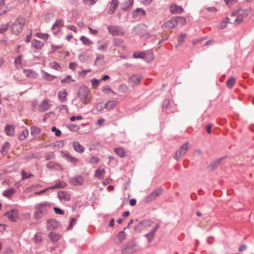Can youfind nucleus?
<instances>
[{
    "mask_svg": "<svg viewBox=\"0 0 254 254\" xmlns=\"http://www.w3.org/2000/svg\"><path fill=\"white\" fill-rule=\"evenodd\" d=\"M51 241L53 242H57L61 238V235L54 232H50L49 234Z\"/></svg>",
    "mask_w": 254,
    "mask_h": 254,
    "instance_id": "nucleus-27",
    "label": "nucleus"
},
{
    "mask_svg": "<svg viewBox=\"0 0 254 254\" xmlns=\"http://www.w3.org/2000/svg\"><path fill=\"white\" fill-rule=\"evenodd\" d=\"M51 105L49 101L47 99L44 100L39 105L38 110L40 112H43L48 110Z\"/></svg>",
    "mask_w": 254,
    "mask_h": 254,
    "instance_id": "nucleus-12",
    "label": "nucleus"
},
{
    "mask_svg": "<svg viewBox=\"0 0 254 254\" xmlns=\"http://www.w3.org/2000/svg\"><path fill=\"white\" fill-rule=\"evenodd\" d=\"M21 59H22V56L21 55L19 56L15 59V60L14 61V64L16 66H18V65H19L21 64Z\"/></svg>",
    "mask_w": 254,
    "mask_h": 254,
    "instance_id": "nucleus-52",
    "label": "nucleus"
},
{
    "mask_svg": "<svg viewBox=\"0 0 254 254\" xmlns=\"http://www.w3.org/2000/svg\"><path fill=\"white\" fill-rule=\"evenodd\" d=\"M115 152L120 157H124L126 156V152L122 147L115 148Z\"/></svg>",
    "mask_w": 254,
    "mask_h": 254,
    "instance_id": "nucleus-28",
    "label": "nucleus"
},
{
    "mask_svg": "<svg viewBox=\"0 0 254 254\" xmlns=\"http://www.w3.org/2000/svg\"><path fill=\"white\" fill-rule=\"evenodd\" d=\"M9 148V143L7 142H5L1 148V152L3 155H5Z\"/></svg>",
    "mask_w": 254,
    "mask_h": 254,
    "instance_id": "nucleus-35",
    "label": "nucleus"
},
{
    "mask_svg": "<svg viewBox=\"0 0 254 254\" xmlns=\"http://www.w3.org/2000/svg\"><path fill=\"white\" fill-rule=\"evenodd\" d=\"M58 197L61 200L67 201L70 199V195L66 192L61 191L58 192Z\"/></svg>",
    "mask_w": 254,
    "mask_h": 254,
    "instance_id": "nucleus-21",
    "label": "nucleus"
},
{
    "mask_svg": "<svg viewBox=\"0 0 254 254\" xmlns=\"http://www.w3.org/2000/svg\"><path fill=\"white\" fill-rule=\"evenodd\" d=\"M100 81V80H97L96 79H93L91 80L92 85L94 88H96L98 86Z\"/></svg>",
    "mask_w": 254,
    "mask_h": 254,
    "instance_id": "nucleus-55",
    "label": "nucleus"
},
{
    "mask_svg": "<svg viewBox=\"0 0 254 254\" xmlns=\"http://www.w3.org/2000/svg\"><path fill=\"white\" fill-rule=\"evenodd\" d=\"M59 226L58 222L54 219L47 221V227L49 229L52 230L57 228Z\"/></svg>",
    "mask_w": 254,
    "mask_h": 254,
    "instance_id": "nucleus-19",
    "label": "nucleus"
},
{
    "mask_svg": "<svg viewBox=\"0 0 254 254\" xmlns=\"http://www.w3.org/2000/svg\"><path fill=\"white\" fill-rule=\"evenodd\" d=\"M138 250V247L135 241H132L127 244L121 250L122 254H131Z\"/></svg>",
    "mask_w": 254,
    "mask_h": 254,
    "instance_id": "nucleus-6",
    "label": "nucleus"
},
{
    "mask_svg": "<svg viewBox=\"0 0 254 254\" xmlns=\"http://www.w3.org/2000/svg\"><path fill=\"white\" fill-rule=\"evenodd\" d=\"M17 211L16 210H11L6 212L5 215H6L9 219L11 221H15L17 216Z\"/></svg>",
    "mask_w": 254,
    "mask_h": 254,
    "instance_id": "nucleus-15",
    "label": "nucleus"
},
{
    "mask_svg": "<svg viewBox=\"0 0 254 254\" xmlns=\"http://www.w3.org/2000/svg\"><path fill=\"white\" fill-rule=\"evenodd\" d=\"M50 208V204L46 202H42L37 204L35 206L34 219L37 220L42 218L48 213Z\"/></svg>",
    "mask_w": 254,
    "mask_h": 254,
    "instance_id": "nucleus-1",
    "label": "nucleus"
},
{
    "mask_svg": "<svg viewBox=\"0 0 254 254\" xmlns=\"http://www.w3.org/2000/svg\"><path fill=\"white\" fill-rule=\"evenodd\" d=\"M68 127L70 129L72 130H77L79 128L77 126L73 125V124H71V125H69Z\"/></svg>",
    "mask_w": 254,
    "mask_h": 254,
    "instance_id": "nucleus-63",
    "label": "nucleus"
},
{
    "mask_svg": "<svg viewBox=\"0 0 254 254\" xmlns=\"http://www.w3.org/2000/svg\"><path fill=\"white\" fill-rule=\"evenodd\" d=\"M186 36V34L185 33H182L178 37V41L180 42H183L184 41V39Z\"/></svg>",
    "mask_w": 254,
    "mask_h": 254,
    "instance_id": "nucleus-56",
    "label": "nucleus"
},
{
    "mask_svg": "<svg viewBox=\"0 0 254 254\" xmlns=\"http://www.w3.org/2000/svg\"><path fill=\"white\" fill-rule=\"evenodd\" d=\"M189 149V143L188 142L184 144L180 148V150L176 152L174 158L178 160L181 157L184 156Z\"/></svg>",
    "mask_w": 254,
    "mask_h": 254,
    "instance_id": "nucleus-7",
    "label": "nucleus"
},
{
    "mask_svg": "<svg viewBox=\"0 0 254 254\" xmlns=\"http://www.w3.org/2000/svg\"><path fill=\"white\" fill-rule=\"evenodd\" d=\"M25 21V18L23 17H17L11 25V32L15 35L19 34L23 29Z\"/></svg>",
    "mask_w": 254,
    "mask_h": 254,
    "instance_id": "nucleus-3",
    "label": "nucleus"
},
{
    "mask_svg": "<svg viewBox=\"0 0 254 254\" xmlns=\"http://www.w3.org/2000/svg\"><path fill=\"white\" fill-rule=\"evenodd\" d=\"M22 179L29 178L30 177L32 176L31 174H28L27 173L25 172L24 171H22Z\"/></svg>",
    "mask_w": 254,
    "mask_h": 254,
    "instance_id": "nucleus-59",
    "label": "nucleus"
},
{
    "mask_svg": "<svg viewBox=\"0 0 254 254\" xmlns=\"http://www.w3.org/2000/svg\"><path fill=\"white\" fill-rule=\"evenodd\" d=\"M14 193V190L10 189L3 192V195L6 197H10Z\"/></svg>",
    "mask_w": 254,
    "mask_h": 254,
    "instance_id": "nucleus-42",
    "label": "nucleus"
},
{
    "mask_svg": "<svg viewBox=\"0 0 254 254\" xmlns=\"http://www.w3.org/2000/svg\"><path fill=\"white\" fill-rule=\"evenodd\" d=\"M105 174V169L103 168H99L95 172V177L99 179H101L103 178Z\"/></svg>",
    "mask_w": 254,
    "mask_h": 254,
    "instance_id": "nucleus-25",
    "label": "nucleus"
},
{
    "mask_svg": "<svg viewBox=\"0 0 254 254\" xmlns=\"http://www.w3.org/2000/svg\"><path fill=\"white\" fill-rule=\"evenodd\" d=\"M102 91L103 92H104V93H106V94H108V93H109V92H111V93H112L113 94H114V95H115V94H116L115 92L114 91H113V90L111 89L110 87L109 86H108V85H106V86H105L103 87L102 88Z\"/></svg>",
    "mask_w": 254,
    "mask_h": 254,
    "instance_id": "nucleus-40",
    "label": "nucleus"
},
{
    "mask_svg": "<svg viewBox=\"0 0 254 254\" xmlns=\"http://www.w3.org/2000/svg\"><path fill=\"white\" fill-rule=\"evenodd\" d=\"M235 82V78L234 77H231L226 81V86L228 88H231L234 86Z\"/></svg>",
    "mask_w": 254,
    "mask_h": 254,
    "instance_id": "nucleus-33",
    "label": "nucleus"
},
{
    "mask_svg": "<svg viewBox=\"0 0 254 254\" xmlns=\"http://www.w3.org/2000/svg\"><path fill=\"white\" fill-rule=\"evenodd\" d=\"M51 130L53 132H55V135L57 136H60L61 135V131L60 130L57 129L55 127H53L51 128Z\"/></svg>",
    "mask_w": 254,
    "mask_h": 254,
    "instance_id": "nucleus-51",
    "label": "nucleus"
},
{
    "mask_svg": "<svg viewBox=\"0 0 254 254\" xmlns=\"http://www.w3.org/2000/svg\"><path fill=\"white\" fill-rule=\"evenodd\" d=\"M36 36H37V37H38L40 39H45L46 40H47L49 38L48 34H43V33H36Z\"/></svg>",
    "mask_w": 254,
    "mask_h": 254,
    "instance_id": "nucleus-44",
    "label": "nucleus"
},
{
    "mask_svg": "<svg viewBox=\"0 0 254 254\" xmlns=\"http://www.w3.org/2000/svg\"><path fill=\"white\" fill-rule=\"evenodd\" d=\"M142 77L139 74H135L130 76L128 79V83L132 86L138 85L139 84Z\"/></svg>",
    "mask_w": 254,
    "mask_h": 254,
    "instance_id": "nucleus-11",
    "label": "nucleus"
},
{
    "mask_svg": "<svg viewBox=\"0 0 254 254\" xmlns=\"http://www.w3.org/2000/svg\"><path fill=\"white\" fill-rule=\"evenodd\" d=\"M97 1V0H83V2L87 5H91L94 4Z\"/></svg>",
    "mask_w": 254,
    "mask_h": 254,
    "instance_id": "nucleus-49",
    "label": "nucleus"
},
{
    "mask_svg": "<svg viewBox=\"0 0 254 254\" xmlns=\"http://www.w3.org/2000/svg\"><path fill=\"white\" fill-rule=\"evenodd\" d=\"M82 119H83V117L81 116H76V117H75V116H72V117H70V120L71 122H74L76 120H81Z\"/></svg>",
    "mask_w": 254,
    "mask_h": 254,
    "instance_id": "nucleus-58",
    "label": "nucleus"
},
{
    "mask_svg": "<svg viewBox=\"0 0 254 254\" xmlns=\"http://www.w3.org/2000/svg\"><path fill=\"white\" fill-rule=\"evenodd\" d=\"M107 48V44L105 43V44L99 45V46L97 48V49L100 51H104L106 50Z\"/></svg>",
    "mask_w": 254,
    "mask_h": 254,
    "instance_id": "nucleus-53",
    "label": "nucleus"
},
{
    "mask_svg": "<svg viewBox=\"0 0 254 254\" xmlns=\"http://www.w3.org/2000/svg\"><path fill=\"white\" fill-rule=\"evenodd\" d=\"M145 56V53L144 52H134L133 54V57L134 58H144Z\"/></svg>",
    "mask_w": 254,
    "mask_h": 254,
    "instance_id": "nucleus-37",
    "label": "nucleus"
},
{
    "mask_svg": "<svg viewBox=\"0 0 254 254\" xmlns=\"http://www.w3.org/2000/svg\"><path fill=\"white\" fill-rule=\"evenodd\" d=\"M90 72H91V69L83 70L81 71H79L78 74L79 76L84 77L87 73Z\"/></svg>",
    "mask_w": 254,
    "mask_h": 254,
    "instance_id": "nucleus-54",
    "label": "nucleus"
},
{
    "mask_svg": "<svg viewBox=\"0 0 254 254\" xmlns=\"http://www.w3.org/2000/svg\"><path fill=\"white\" fill-rule=\"evenodd\" d=\"M123 42V40L122 39H115L113 41V43H114V45H120L121 44H122Z\"/></svg>",
    "mask_w": 254,
    "mask_h": 254,
    "instance_id": "nucleus-64",
    "label": "nucleus"
},
{
    "mask_svg": "<svg viewBox=\"0 0 254 254\" xmlns=\"http://www.w3.org/2000/svg\"><path fill=\"white\" fill-rule=\"evenodd\" d=\"M126 235L124 231L120 232L117 237L120 243H121L126 238Z\"/></svg>",
    "mask_w": 254,
    "mask_h": 254,
    "instance_id": "nucleus-36",
    "label": "nucleus"
},
{
    "mask_svg": "<svg viewBox=\"0 0 254 254\" xmlns=\"http://www.w3.org/2000/svg\"><path fill=\"white\" fill-rule=\"evenodd\" d=\"M44 45V43L37 40H33L32 43V46L38 51L40 50Z\"/></svg>",
    "mask_w": 254,
    "mask_h": 254,
    "instance_id": "nucleus-22",
    "label": "nucleus"
},
{
    "mask_svg": "<svg viewBox=\"0 0 254 254\" xmlns=\"http://www.w3.org/2000/svg\"><path fill=\"white\" fill-rule=\"evenodd\" d=\"M158 228V225H155V226H153L152 227L151 230L145 236L147 238L148 242H150L152 240V239L154 237V234Z\"/></svg>",
    "mask_w": 254,
    "mask_h": 254,
    "instance_id": "nucleus-17",
    "label": "nucleus"
},
{
    "mask_svg": "<svg viewBox=\"0 0 254 254\" xmlns=\"http://www.w3.org/2000/svg\"><path fill=\"white\" fill-rule=\"evenodd\" d=\"M23 73L26 77L33 79L36 78L38 75L37 73L35 71L29 69H24Z\"/></svg>",
    "mask_w": 254,
    "mask_h": 254,
    "instance_id": "nucleus-18",
    "label": "nucleus"
},
{
    "mask_svg": "<svg viewBox=\"0 0 254 254\" xmlns=\"http://www.w3.org/2000/svg\"><path fill=\"white\" fill-rule=\"evenodd\" d=\"M84 180L82 177L78 176L75 178L70 179V183L73 186L81 185L83 183Z\"/></svg>",
    "mask_w": 254,
    "mask_h": 254,
    "instance_id": "nucleus-14",
    "label": "nucleus"
},
{
    "mask_svg": "<svg viewBox=\"0 0 254 254\" xmlns=\"http://www.w3.org/2000/svg\"><path fill=\"white\" fill-rule=\"evenodd\" d=\"M47 167L50 169H55L56 170L62 169L61 167L58 164L54 162H50L47 164Z\"/></svg>",
    "mask_w": 254,
    "mask_h": 254,
    "instance_id": "nucleus-31",
    "label": "nucleus"
},
{
    "mask_svg": "<svg viewBox=\"0 0 254 254\" xmlns=\"http://www.w3.org/2000/svg\"><path fill=\"white\" fill-rule=\"evenodd\" d=\"M62 156L67 161L74 165H76L78 162V159L77 158L72 156L69 153L67 152H63Z\"/></svg>",
    "mask_w": 254,
    "mask_h": 254,
    "instance_id": "nucleus-9",
    "label": "nucleus"
},
{
    "mask_svg": "<svg viewBox=\"0 0 254 254\" xmlns=\"http://www.w3.org/2000/svg\"><path fill=\"white\" fill-rule=\"evenodd\" d=\"M145 14V11L142 8H137L132 13V15L134 17H137L139 16L144 15Z\"/></svg>",
    "mask_w": 254,
    "mask_h": 254,
    "instance_id": "nucleus-30",
    "label": "nucleus"
},
{
    "mask_svg": "<svg viewBox=\"0 0 254 254\" xmlns=\"http://www.w3.org/2000/svg\"><path fill=\"white\" fill-rule=\"evenodd\" d=\"M63 25V21L62 20H57L53 25L52 29H54L57 27H61Z\"/></svg>",
    "mask_w": 254,
    "mask_h": 254,
    "instance_id": "nucleus-47",
    "label": "nucleus"
},
{
    "mask_svg": "<svg viewBox=\"0 0 254 254\" xmlns=\"http://www.w3.org/2000/svg\"><path fill=\"white\" fill-rule=\"evenodd\" d=\"M8 29L7 24H3L0 26V33H3Z\"/></svg>",
    "mask_w": 254,
    "mask_h": 254,
    "instance_id": "nucleus-48",
    "label": "nucleus"
},
{
    "mask_svg": "<svg viewBox=\"0 0 254 254\" xmlns=\"http://www.w3.org/2000/svg\"><path fill=\"white\" fill-rule=\"evenodd\" d=\"M163 190V189L160 187L153 190L144 198V202L148 203L154 200L161 194Z\"/></svg>",
    "mask_w": 254,
    "mask_h": 254,
    "instance_id": "nucleus-5",
    "label": "nucleus"
},
{
    "mask_svg": "<svg viewBox=\"0 0 254 254\" xmlns=\"http://www.w3.org/2000/svg\"><path fill=\"white\" fill-rule=\"evenodd\" d=\"M178 25V21L176 18H172L169 20L166 21L163 25L162 28L165 30H169L173 28Z\"/></svg>",
    "mask_w": 254,
    "mask_h": 254,
    "instance_id": "nucleus-8",
    "label": "nucleus"
},
{
    "mask_svg": "<svg viewBox=\"0 0 254 254\" xmlns=\"http://www.w3.org/2000/svg\"><path fill=\"white\" fill-rule=\"evenodd\" d=\"M54 210L56 214L63 215L64 214V211L58 207H54Z\"/></svg>",
    "mask_w": 254,
    "mask_h": 254,
    "instance_id": "nucleus-57",
    "label": "nucleus"
},
{
    "mask_svg": "<svg viewBox=\"0 0 254 254\" xmlns=\"http://www.w3.org/2000/svg\"><path fill=\"white\" fill-rule=\"evenodd\" d=\"M78 97L84 104L89 103L91 98L90 89L86 86H81L78 91Z\"/></svg>",
    "mask_w": 254,
    "mask_h": 254,
    "instance_id": "nucleus-4",
    "label": "nucleus"
},
{
    "mask_svg": "<svg viewBox=\"0 0 254 254\" xmlns=\"http://www.w3.org/2000/svg\"><path fill=\"white\" fill-rule=\"evenodd\" d=\"M175 18L177 20L178 24L179 23L182 25H185L187 23L186 19L183 17L179 16V17H177Z\"/></svg>",
    "mask_w": 254,
    "mask_h": 254,
    "instance_id": "nucleus-43",
    "label": "nucleus"
},
{
    "mask_svg": "<svg viewBox=\"0 0 254 254\" xmlns=\"http://www.w3.org/2000/svg\"><path fill=\"white\" fill-rule=\"evenodd\" d=\"M67 94L66 90L64 89L60 91L58 93V97L59 100L63 102L66 101L67 100Z\"/></svg>",
    "mask_w": 254,
    "mask_h": 254,
    "instance_id": "nucleus-20",
    "label": "nucleus"
},
{
    "mask_svg": "<svg viewBox=\"0 0 254 254\" xmlns=\"http://www.w3.org/2000/svg\"><path fill=\"white\" fill-rule=\"evenodd\" d=\"M88 29L89 30L90 34L94 35H97L98 33V30L96 29H93L90 27H88Z\"/></svg>",
    "mask_w": 254,
    "mask_h": 254,
    "instance_id": "nucleus-61",
    "label": "nucleus"
},
{
    "mask_svg": "<svg viewBox=\"0 0 254 254\" xmlns=\"http://www.w3.org/2000/svg\"><path fill=\"white\" fill-rule=\"evenodd\" d=\"M30 131H31V133L32 135H37L40 132L41 129L37 127H32L30 128Z\"/></svg>",
    "mask_w": 254,
    "mask_h": 254,
    "instance_id": "nucleus-41",
    "label": "nucleus"
},
{
    "mask_svg": "<svg viewBox=\"0 0 254 254\" xmlns=\"http://www.w3.org/2000/svg\"><path fill=\"white\" fill-rule=\"evenodd\" d=\"M250 11V9H240L231 14V20L233 21V23L234 25H238L243 21L244 17L248 15Z\"/></svg>",
    "mask_w": 254,
    "mask_h": 254,
    "instance_id": "nucleus-2",
    "label": "nucleus"
},
{
    "mask_svg": "<svg viewBox=\"0 0 254 254\" xmlns=\"http://www.w3.org/2000/svg\"><path fill=\"white\" fill-rule=\"evenodd\" d=\"M170 12L173 14L181 13L183 11V8L177 4H173L170 6Z\"/></svg>",
    "mask_w": 254,
    "mask_h": 254,
    "instance_id": "nucleus-16",
    "label": "nucleus"
},
{
    "mask_svg": "<svg viewBox=\"0 0 254 254\" xmlns=\"http://www.w3.org/2000/svg\"><path fill=\"white\" fill-rule=\"evenodd\" d=\"M73 146L75 151L79 153H82L84 150V147L81 145L78 142H74Z\"/></svg>",
    "mask_w": 254,
    "mask_h": 254,
    "instance_id": "nucleus-24",
    "label": "nucleus"
},
{
    "mask_svg": "<svg viewBox=\"0 0 254 254\" xmlns=\"http://www.w3.org/2000/svg\"><path fill=\"white\" fill-rule=\"evenodd\" d=\"M79 39L82 44L86 46H90L93 44V42L89 38L85 36H82L80 37Z\"/></svg>",
    "mask_w": 254,
    "mask_h": 254,
    "instance_id": "nucleus-26",
    "label": "nucleus"
},
{
    "mask_svg": "<svg viewBox=\"0 0 254 254\" xmlns=\"http://www.w3.org/2000/svg\"><path fill=\"white\" fill-rule=\"evenodd\" d=\"M118 104V102L114 100L109 101L105 104V108L108 110L114 109Z\"/></svg>",
    "mask_w": 254,
    "mask_h": 254,
    "instance_id": "nucleus-23",
    "label": "nucleus"
},
{
    "mask_svg": "<svg viewBox=\"0 0 254 254\" xmlns=\"http://www.w3.org/2000/svg\"><path fill=\"white\" fill-rule=\"evenodd\" d=\"M206 9L208 12H217L218 10L217 9L214 7H207Z\"/></svg>",
    "mask_w": 254,
    "mask_h": 254,
    "instance_id": "nucleus-62",
    "label": "nucleus"
},
{
    "mask_svg": "<svg viewBox=\"0 0 254 254\" xmlns=\"http://www.w3.org/2000/svg\"><path fill=\"white\" fill-rule=\"evenodd\" d=\"M29 131L27 129H24L22 130L21 133L18 137V139L20 140H23L26 139L27 136L28 135Z\"/></svg>",
    "mask_w": 254,
    "mask_h": 254,
    "instance_id": "nucleus-34",
    "label": "nucleus"
},
{
    "mask_svg": "<svg viewBox=\"0 0 254 254\" xmlns=\"http://www.w3.org/2000/svg\"><path fill=\"white\" fill-rule=\"evenodd\" d=\"M74 81V80L71 79L70 75L67 76L65 78L61 80L62 83H70L71 82Z\"/></svg>",
    "mask_w": 254,
    "mask_h": 254,
    "instance_id": "nucleus-46",
    "label": "nucleus"
},
{
    "mask_svg": "<svg viewBox=\"0 0 254 254\" xmlns=\"http://www.w3.org/2000/svg\"><path fill=\"white\" fill-rule=\"evenodd\" d=\"M230 20H231V18L228 17L225 18L221 23H220V24L218 26V28L220 29H224L227 26V24L229 22H230L229 21Z\"/></svg>",
    "mask_w": 254,
    "mask_h": 254,
    "instance_id": "nucleus-29",
    "label": "nucleus"
},
{
    "mask_svg": "<svg viewBox=\"0 0 254 254\" xmlns=\"http://www.w3.org/2000/svg\"><path fill=\"white\" fill-rule=\"evenodd\" d=\"M5 131L6 134L12 135L14 133V128L12 126L7 125L5 127Z\"/></svg>",
    "mask_w": 254,
    "mask_h": 254,
    "instance_id": "nucleus-32",
    "label": "nucleus"
},
{
    "mask_svg": "<svg viewBox=\"0 0 254 254\" xmlns=\"http://www.w3.org/2000/svg\"><path fill=\"white\" fill-rule=\"evenodd\" d=\"M133 0H127L126 1V3L127 4V6H123L122 7V9L123 10H126L127 9V8H129L130 7V6H131V5L133 4Z\"/></svg>",
    "mask_w": 254,
    "mask_h": 254,
    "instance_id": "nucleus-50",
    "label": "nucleus"
},
{
    "mask_svg": "<svg viewBox=\"0 0 254 254\" xmlns=\"http://www.w3.org/2000/svg\"><path fill=\"white\" fill-rule=\"evenodd\" d=\"M105 104L103 102H99L96 106V108L98 111H101L105 108Z\"/></svg>",
    "mask_w": 254,
    "mask_h": 254,
    "instance_id": "nucleus-45",
    "label": "nucleus"
},
{
    "mask_svg": "<svg viewBox=\"0 0 254 254\" xmlns=\"http://www.w3.org/2000/svg\"><path fill=\"white\" fill-rule=\"evenodd\" d=\"M119 4V1L118 0H112L110 4L108 13L110 14H113L118 7Z\"/></svg>",
    "mask_w": 254,
    "mask_h": 254,
    "instance_id": "nucleus-13",
    "label": "nucleus"
},
{
    "mask_svg": "<svg viewBox=\"0 0 254 254\" xmlns=\"http://www.w3.org/2000/svg\"><path fill=\"white\" fill-rule=\"evenodd\" d=\"M99 162V159L96 157L93 156L90 159V162L91 163L97 164Z\"/></svg>",
    "mask_w": 254,
    "mask_h": 254,
    "instance_id": "nucleus-60",
    "label": "nucleus"
},
{
    "mask_svg": "<svg viewBox=\"0 0 254 254\" xmlns=\"http://www.w3.org/2000/svg\"><path fill=\"white\" fill-rule=\"evenodd\" d=\"M108 30L113 35L122 36L125 33L123 29L117 26H109Z\"/></svg>",
    "mask_w": 254,
    "mask_h": 254,
    "instance_id": "nucleus-10",
    "label": "nucleus"
},
{
    "mask_svg": "<svg viewBox=\"0 0 254 254\" xmlns=\"http://www.w3.org/2000/svg\"><path fill=\"white\" fill-rule=\"evenodd\" d=\"M49 65L50 67L53 69L58 70L59 68H60V66L58 63L55 61L51 62L49 63Z\"/></svg>",
    "mask_w": 254,
    "mask_h": 254,
    "instance_id": "nucleus-39",
    "label": "nucleus"
},
{
    "mask_svg": "<svg viewBox=\"0 0 254 254\" xmlns=\"http://www.w3.org/2000/svg\"><path fill=\"white\" fill-rule=\"evenodd\" d=\"M128 89V87L125 84H122L118 88V90L122 93L126 92Z\"/></svg>",
    "mask_w": 254,
    "mask_h": 254,
    "instance_id": "nucleus-38",
    "label": "nucleus"
}]
</instances>
